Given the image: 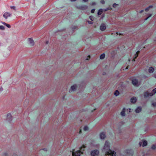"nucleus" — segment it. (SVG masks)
<instances>
[{
    "label": "nucleus",
    "mask_w": 156,
    "mask_h": 156,
    "mask_svg": "<svg viewBox=\"0 0 156 156\" xmlns=\"http://www.w3.org/2000/svg\"><path fill=\"white\" fill-rule=\"evenodd\" d=\"M105 56V54L103 53L100 56V58L101 59H104Z\"/></svg>",
    "instance_id": "obj_21"
},
{
    "label": "nucleus",
    "mask_w": 156,
    "mask_h": 156,
    "mask_svg": "<svg viewBox=\"0 0 156 156\" xmlns=\"http://www.w3.org/2000/svg\"><path fill=\"white\" fill-rule=\"evenodd\" d=\"M119 92L118 90H116L114 93V95L116 96H117L119 95Z\"/></svg>",
    "instance_id": "obj_22"
},
{
    "label": "nucleus",
    "mask_w": 156,
    "mask_h": 156,
    "mask_svg": "<svg viewBox=\"0 0 156 156\" xmlns=\"http://www.w3.org/2000/svg\"><path fill=\"white\" fill-rule=\"evenodd\" d=\"M80 151L78 150L75 152H72L73 156H80Z\"/></svg>",
    "instance_id": "obj_8"
},
{
    "label": "nucleus",
    "mask_w": 156,
    "mask_h": 156,
    "mask_svg": "<svg viewBox=\"0 0 156 156\" xmlns=\"http://www.w3.org/2000/svg\"><path fill=\"white\" fill-rule=\"evenodd\" d=\"M125 108H124L122 109V110L120 113L121 115L122 116H125Z\"/></svg>",
    "instance_id": "obj_15"
},
{
    "label": "nucleus",
    "mask_w": 156,
    "mask_h": 156,
    "mask_svg": "<svg viewBox=\"0 0 156 156\" xmlns=\"http://www.w3.org/2000/svg\"><path fill=\"white\" fill-rule=\"evenodd\" d=\"M76 0H71L72 2H74L76 1Z\"/></svg>",
    "instance_id": "obj_39"
},
{
    "label": "nucleus",
    "mask_w": 156,
    "mask_h": 156,
    "mask_svg": "<svg viewBox=\"0 0 156 156\" xmlns=\"http://www.w3.org/2000/svg\"><path fill=\"white\" fill-rule=\"evenodd\" d=\"M78 87L76 84H74L71 86L69 90V92L70 93L76 90Z\"/></svg>",
    "instance_id": "obj_3"
},
{
    "label": "nucleus",
    "mask_w": 156,
    "mask_h": 156,
    "mask_svg": "<svg viewBox=\"0 0 156 156\" xmlns=\"http://www.w3.org/2000/svg\"><path fill=\"white\" fill-rule=\"evenodd\" d=\"M11 14L9 12H5L3 15V16L5 19H7L11 16Z\"/></svg>",
    "instance_id": "obj_7"
},
{
    "label": "nucleus",
    "mask_w": 156,
    "mask_h": 156,
    "mask_svg": "<svg viewBox=\"0 0 156 156\" xmlns=\"http://www.w3.org/2000/svg\"><path fill=\"white\" fill-rule=\"evenodd\" d=\"M5 26H6L8 28H10L11 27L10 25L9 24L6 23Z\"/></svg>",
    "instance_id": "obj_27"
},
{
    "label": "nucleus",
    "mask_w": 156,
    "mask_h": 156,
    "mask_svg": "<svg viewBox=\"0 0 156 156\" xmlns=\"http://www.w3.org/2000/svg\"><path fill=\"white\" fill-rule=\"evenodd\" d=\"M99 136L100 139L101 140H104L105 137L106 136L105 134L103 132L101 133L99 135Z\"/></svg>",
    "instance_id": "obj_11"
},
{
    "label": "nucleus",
    "mask_w": 156,
    "mask_h": 156,
    "mask_svg": "<svg viewBox=\"0 0 156 156\" xmlns=\"http://www.w3.org/2000/svg\"><path fill=\"white\" fill-rule=\"evenodd\" d=\"M11 8L15 10V7L14 6L11 7Z\"/></svg>",
    "instance_id": "obj_32"
},
{
    "label": "nucleus",
    "mask_w": 156,
    "mask_h": 156,
    "mask_svg": "<svg viewBox=\"0 0 156 156\" xmlns=\"http://www.w3.org/2000/svg\"><path fill=\"white\" fill-rule=\"evenodd\" d=\"M149 94L150 93H149L147 92H145L144 94V97L145 98H146L147 97H148L149 96H150L149 95Z\"/></svg>",
    "instance_id": "obj_18"
},
{
    "label": "nucleus",
    "mask_w": 156,
    "mask_h": 156,
    "mask_svg": "<svg viewBox=\"0 0 156 156\" xmlns=\"http://www.w3.org/2000/svg\"><path fill=\"white\" fill-rule=\"evenodd\" d=\"M127 110H129V112H131V109L130 108H128L127 109Z\"/></svg>",
    "instance_id": "obj_36"
},
{
    "label": "nucleus",
    "mask_w": 156,
    "mask_h": 156,
    "mask_svg": "<svg viewBox=\"0 0 156 156\" xmlns=\"http://www.w3.org/2000/svg\"><path fill=\"white\" fill-rule=\"evenodd\" d=\"M111 145L110 143L108 141H105L104 145L102 149V151L105 152L106 154L110 155L111 156H116V152L110 149V147Z\"/></svg>",
    "instance_id": "obj_1"
},
{
    "label": "nucleus",
    "mask_w": 156,
    "mask_h": 156,
    "mask_svg": "<svg viewBox=\"0 0 156 156\" xmlns=\"http://www.w3.org/2000/svg\"><path fill=\"white\" fill-rule=\"evenodd\" d=\"M89 129V128L87 126H85L83 128V129L85 131L88 130Z\"/></svg>",
    "instance_id": "obj_23"
},
{
    "label": "nucleus",
    "mask_w": 156,
    "mask_h": 156,
    "mask_svg": "<svg viewBox=\"0 0 156 156\" xmlns=\"http://www.w3.org/2000/svg\"><path fill=\"white\" fill-rule=\"evenodd\" d=\"M128 152V150H125L122 153L120 156H126Z\"/></svg>",
    "instance_id": "obj_9"
},
{
    "label": "nucleus",
    "mask_w": 156,
    "mask_h": 156,
    "mask_svg": "<svg viewBox=\"0 0 156 156\" xmlns=\"http://www.w3.org/2000/svg\"><path fill=\"white\" fill-rule=\"evenodd\" d=\"M1 91H2V88L1 89Z\"/></svg>",
    "instance_id": "obj_41"
},
{
    "label": "nucleus",
    "mask_w": 156,
    "mask_h": 156,
    "mask_svg": "<svg viewBox=\"0 0 156 156\" xmlns=\"http://www.w3.org/2000/svg\"><path fill=\"white\" fill-rule=\"evenodd\" d=\"M88 23L89 24H92L93 23L92 21H88Z\"/></svg>",
    "instance_id": "obj_30"
},
{
    "label": "nucleus",
    "mask_w": 156,
    "mask_h": 156,
    "mask_svg": "<svg viewBox=\"0 0 156 156\" xmlns=\"http://www.w3.org/2000/svg\"><path fill=\"white\" fill-rule=\"evenodd\" d=\"M83 1L84 2H87V1H88V0H83Z\"/></svg>",
    "instance_id": "obj_37"
},
{
    "label": "nucleus",
    "mask_w": 156,
    "mask_h": 156,
    "mask_svg": "<svg viewBox=\"0 0 156 156\" xmlns=\"http://www.w3.org/2000/svg\"><path fill=\"white\" fill-rule=\"evenodd\" d=\"M143 11H144L143 10H142L140 11V13H141L142 12H143Z\"/></svg>",
    "instance_id": "obj_38"
},
{
    "label": "nucleus",
    "mask_w": 156,
    "mask_h": 156,
    "mask_svg": "<svg viewBox=\"0 0 156 156\" xmlns=\"http://www.w3.org/2000/svg\"><path fill=\"white\" fill-rule=\"evenodd\" d=\"M90 20L91 21H93L94 20V17L93 16H90Z\"/></svg>",
    "instance_id": "obj_26"
},
{
    "label": "nucleus",
    "mask_w": 156,
    "mask_h": 156,
    "mask_svg": "<svg viewBox=\"0 0 156 156\" xmlns=\"http://www.w3.org/2000/svg\"><path fill=\"white\" fill-rule=\"evenodd\" d=\"M154 69L152 67H150L148 69V72L150 73H153L154 72Z\"/></svg>",
    "instance_id": "obj_16"
},
{
    "label": "nucleus",
    "mask_w": 156,
    "mask_h": 156,
    "mask_svg": "<svg viewBox=\"0 0 156 156\" xmlns=\"http://www.w3.org/2000/svg\"><path fill=\"white\" fill-rule=\"evenodd\" d=\"M156 93V88L154 89L151 93H150L149 95L151 96L154 94Z\"/></svg>",
    "instance_id": "obj_13"
},
{
    "label": "nucleus",
    "mask_w": 156,
    "mask_h": 156,
    "mask_svg": "<svg viewBox=\"0 0 156 156\" xmlns=\"http://www.w3.org/2000/svg\"><path fill=\"white\" fill-rule=\"evenodd\" d=\"M131 102L133 103H135L136 101V98L135 97H133L131 99Z\"/></svg>",
    "instance_id": "obj_17"
},
{
    "label": "nucleus",
    "mask_w": 156,
    "mask_h": 156,
    "mask_svg": "<svg viewBox=\"0 0 156 156\" xmlns=\"http://www.w3.org/2000/svg\"><path fill=\"white\" fill-rule=\"evenodd\" d=\"M152 105H153V106H156V103L155 104L153 103Z\"/></svg>",
    "instance_id": "obj_35"
},
{
    "label": "nucleus",
    "mask_w": 156,
    "mask_h": 156,
    "mask_svg": "<svg viewBox=\"0 0 156 156\" xmlns=\"http://www.w3.org/2000/svg\"><path fill=\"white\" fill-rule=\"evenodd\" d=\"M147 143L146 140H142L140 142L139 145L140 146L144 147L147 145Z\"/></svg>",
    "instance_id": "obj_6"
},
{
    "label": "nucleus",
    "mask_w": 156,
    "mask_h": 156,
    "mask_svg": "<svg viewBox=\"0 0 156 156\" xmlns=\"http://www.w3.org/2000/svg\"><path fill=\"white\" fill-rule=\"evenodd\" d=\"M141 108L140 107H138L135 110V112L136 113H139L141 111Z\"/></svg>",
    "instance_id": "obj_14"
},
{
    "label": "nucleus",
    "mask_w": 156,
    "mask_h": 156,
    "mask_svg": "<svg viewBox=\"0 0 156 156\" xmlns=\"http://www.w3.org/2000/svg\"><path fill=\"white\" fill-rule=\"evenodd\" d=\"M106 29V27L105 24L102 23L100 26V29L101 31L105 30Z\"/></svg>",
    "instance_id": "obj_4"
},
{
    "label": "nucleus",
    "mask_w": 156,
    "mask_h": 156,
    "mask_svg": "<svg viewBox=\"0 0 156 156\" xmlns=\"http://www.w3.org/2000/svg\"><path fill=\"white\" fill-rule=\"evenodd\" d=\"M151 7V6H149V7H148V8H147L145 9V11H147V12L148 11V10H149V9Z\"/></svg>",
    "instance_id": "obj_28"
},
{
    "label": "nucleus",
    "mask_w": 156,
    "mask_h": 156,
    "mask_svg": "<svg viewBox=\"0 0 156 156\" xmlns=\"http://www.w3.org/2000/svg\"><path fill=\"white\" fill-rule=\"evenodd\" d=\"M151 16H152V14H150L149 16L146 19H145V20H147L149 17H151Z\"/></svg>",
    "instance_id": "obj_29"
},
{
    "label": "nucleus",
    "mask_w": 156,
    "mask_h": 156,
    "mask_svg": "<svg viewBox=\"0 0 156 156\" xmlns=\"http://www.w3.org/2000/svg\"><path fill=\"white\" fill-rule=\"evenodd\" d=\"M2 24H4V25H5H5H6V23H5V22H2Z\"/></svg>",
    "instance_id": "obj_34"
},
{
    "label": "nucleus",
    "mask_w": 156,
    "mask_h": 156,
    "mask_svg": "<svg viewBox=\"0 0 156 156\" xmlns=\"http://www.w3.org/2000/svg\"><path fill=\"white\" fill-rule=\"evenodd\" d=\"M118 6V4L116 3H114L113 5V6L114 8H116Z\"/></svg>",
    "instance_id": "obj_24"
},
{
    "label": "nucleus",
    "mask_w": 156,
    "mask_h": 156,
    "mask_svg": "<svg viewBox=\"0 0 156 156\" xmlns=\"http://www.w3.org/2000/svg\"><path fill=\"white\" fill-rule=\"evenodd\" d=\"M91 155L92 156H97L99 154V152L98 150H95L91 151Z\"/></svg>",
    "instance_id": "obj_2"
},
{
    "label": "nucleus",
    "mask_w": 156,
    "mask_h": 156,
    "mask_svg": "<svg viewBox=\"0 0 156 156\" xmlns=\"http://www.w3.org/2000/svg\"><path fill=\"white\" fill-rule=\"evenodd\" d=\"M87 6L85 5V6H81V7H80L79 8L81 9H85L87 8Z\"/></svg>",
    "instance_id": "obj_19"
},
{
    "label": "nucleus",
    "mask_w": 156,
    "mask_h": 156,
    "mask_svg": "<svg viewBox=\"0 0 156 156\" xmlns=\"http://www.w3.org/2000/svg\"><path fill=\"white\" fill-rule=\"evenodd\" d=\"M86 147V146L85 145H82L80 148V151L81 153H83V152L85 150V148Z\"/></svg>",
    "instance_id": "obj_10"
},
{
    "label": "nucleus",
    "mask_w": 156,
    "mask_h": 156,
    "mask_svg": "<svg viewBox=\"0 0 156 156\" xmlns=\"http://www.w3.org/2000/svg\"><path fill=\"white\" fill-rule=\"evenodd\" d=\"M103 9H100L99 10H98V15H101L102 13V12L103 11Z\"/></svg>",
    "instance_id": "obj_20"
},
{
    "label": "nucleus",
    "mask_w": 156,
    "mask_h": 156,
    "mask_svg": "<svg viewBox=\"0 0 156 156\" xmlns=\"http://www.w3.org/2000/svg\"><path fill=\"white\" fill-rule=\"evenodd\" d=\"M132 83L133 85L135 86H137L139 85L137 80L135 79H133L132 80Z\"/></svg>",
    "instance_id": "obj_5"
},
{
    "label": "nucleus",
    "mask_w": 156,
    "mask_h": 156,
    "mask_svg": "<svg viewBox=\"0 0 156 156\" xmlns=\"http://www.w3.org/2000/svg\"><path fill=\"white\" fill-rule=\"evenodd\" d=\"M154 40H156V37H155Z\"/></svg>",
    "instance_id": "obj_40"
},
{
    "label": "nucleus",
    "mask_w": 156,
    "mask_h": 156,
    "mask_svg": "<svg viewBox=\"0 0 156 156\" xmlns=\"http://www.w3.org/2000/svg\"><path fill=\"white\" fill-rule=\"evenodd\" d=\"M94 11H95V9H93L91 10V12L92 13H93L94 12Z\"/></svg>",
    "instance_id": "obj_31"
},
{
    "label": "nucleus",
    "mask_w": 156,
    "mask_h": 156,
    "mask_svg": "<svg viewBox=\"0 0 156 156\" xmlns=\"http://www.w3.org/2000/svg\"><path fill=\"white\" fill-rule=\"evenodd\" d=\"M28 42L29 44L31 46L34 45V41L32 38H29L28 39Z\"/></svg>",
    "instance_id": "obj_12"
},
{
    "label": "nucleus",
    "mask_w": 156,
    "mask_h": 156,
    "mask_svg": "<svg viewBox=\"0 0 156 156\" xmlns=\"http://www.w3.org/2000/svg\"><path fill=\"white\" fill-rule=\"evenodd\" d=\"M101 2L102 4H103L105 3V1L103 0L101 1Z\"/></svg>",
    "instance_id": "obj_33"
},
{
    "label": "nucleus",
    "mask_w": 156,
    "mask_h": 156,
    "mask_svg": "<svg viewBox=\"0 0 156 156\" xmlns=\"http://www.w3.org/2000/svg\"><path fill=\"white\" fill-rule=\"evenodd\" d=\"M0 29L2 30H4L5 29V28L3 26L1 25L0 26Z\"/></svg>",
    "instance_id": "obj_25"
}]
</instances>
